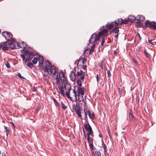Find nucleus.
I'll return each mask as SVG.
<instances>
[{
  "label": "nucleus",
  "mask_w": 156,
  "mask_h": 156,
  "mask_svg": "<svg viewBox=\"0 0 156 156\" xmlns=\"http://www.w3.org/2000/svg\"><path fill=\"white\" fill-rule=\"evenodd\" d=\"M96 78L98 84L99 82L101 83L102 82V80L101 79L99 78L98 74L96 75Z\"/></svg>",
  "instance_id": "obj_29"
},
{
  "label": "nucleus",
  "mask_w": 156,
  "mask_h": 156,
  "mask_svg": "<svg viewBox=\"0 0 156 156\" xmlns=\"http://www.w3.org/2000/svg\"><path fill=\"white\" fill-rule=\"evenodd\" d=\"M84 77H85V74H84L83 75H82L81 76H80L79 77H78V78H79V79L82 80H83L84 79Z\"/></svg>",
  "instance_id": "obj_38"
},
{
  "label": "nucleus",
  "mask_w": 156,
  "mask_h": 156,
  "mask_svg": "<svg viewBox=\"0 0 156 156\" xmlns=\"http://www.w3.org/2000/svg\"><path fill=\"white\" fill-rule=\"evenodd\" d=\"M38 62L39 65L38 66L39 68L44 69L45 66H43V62L44 61V59L42 56H39L38 57Z\"/></svg>",
  "instance_id": "obj_11"
},
{
  "label": "nucleus",
  "mask_w": 156,
  "mask_h": 156,
  "mask_svg": "<svg viewBox=\"0 0 156 156\" xmlns=\"http://www.w3.org/2000/svg\"><path fill=\"white\" fill-rule=\"evenodd\" d=\"M91 116V117H94L95 116V115L94 112H92V113Z\"/></svg>",
  "instance_id": "obj_51"
},
{
  "label": "nucleus",
  "mask_w": 156,
  "mask_h": 156,
  "mask_svg": "<svg viewBox=\"0 0 156 156\" xmlns=\"http://www.w3.org/2000/svg\"><path fill=\"white\" fill-rule=\"evenodd\" d=\"M129 20L127 19H124V20H123V23L122 24H127Z\"/></svg>",
  "instance_id": "obj_40"
},
{
  "label": "nucleus",
  "mask_w": 156,
  "mask_h": 156,
  "mask_svg": "<svg viewBox=\"0 0 156 156\" xmlns=\"http://www.w3.org/2000/svg\"><path fill=\"white\" fill-rule=\"evenodd\" d=\"M76 71V68H74L73 71H71L70 74L69 76L71 80L73 81H74L76 79V75L75 72Z\"/></svg>",
  "instance_id": "obj_12"
},
{
  "label": "nucleus",
  "mask_w": 156,
  "mask_h": 156,
  "mask_svg": "<svg viewBox=\"0 0 156 156\" xmlns=\"http://www.w3.org/2000/svg\"><path fill=\"white\" fill-rule=\"evenodd\" d=\"M17 75L20 78L22 79H25V78L21 76V74L20 73H17Z\"/></svg>",
  "instance_id": "obj_39"
},
{
  "label": "nucleus",
  "mask_w": 156,
  "mask_h": 156,
  "mask_svg": "<svg viewBox=\"0 0 156 156\" xmlns=\"http://www.w3.org/2000/svg\"><path fill=\"white\" fill-rule=\"evenodd\" d=\"M77 74L78 77H79L82 75L85 74V73H83V71L81 70L80 71H78L77 72Z\"/></svg>",
  "instance_id": "obj_31"
},
{
  "label": "nucleus",
  "mask_w": 156,
  "mask_h": 156,
  "mask_svg": "<svg viewBox=\"0 0 156 156\" xmlns=\"http://www.w3.org/2000/svg\"><path fill=\"white\" fill-rule=\"evenodd\" d=\"M99 38L97 36L96 34H93L91 36L90 39H89V43L91 44H94V43L97 41L99 40Z\"/></svg>",
  "instance_id": "obj_8"
},
{
  "label": "nucleus",
  "mask_w": 156,
  "mask_h": 156,
  "mask_svg": "<svg viewBox=\"0 0 156 156\" xmlns=\"http://www.w3.org/2000/svg\"><path fill=\"white\" fill-rule=\"evenodd\" d=\"M84 126L85 129L87 132V138H90V135L92 136L93 134V132L91 126L88 122L87 123L85 124H84Z\"/></svg>",
  "instance_id": "obj_6"
},
{
  "label": "nucleus",
  "mask_w": 156,
  "mask_h": 156,
  "mask_svg": "<svg viewBox=\"0 0 156 156\" xmlns=\"http://www.w3.org/2000/svg\"><path fill=\"white\" fill-rule=\"evenodd\" d=\"M104 27V26H102L101 28L100 29H99V30H101L102 29H103Z\"/></svg>",
  "instance_id": "obj_61"
},
{
  "label": "nucleus",
  "mask_w": 156,
  "mask_h": 156,
  "mask_svg": "<svg viewBox=\"0 0 156 156\" xmlns=\"http://www.w3.org/2000/svg\"><path fill=\"white\" fill-rule=\"evenodd\" d=\"M119 90L120 93L122 92V88H119Z\"/></svg>",
  "instance_id": "obj_56"
},
{
  "label": "nucleus",
  "mask_w": 156,
  "mask_h": 156,
  "mask_svg": "<svg viewBox=\"0 0 156 156\" xmlns=\"http://www.w3.org/2000/svg\"><path fill=\"white\" fill-rule=\"evenodd\" d=\"M107 132H108V134H109V136H110V135L109 130V129H108V130H107Z\"/></svg>",
  "instance_id": "obj_62"
},
{
  "label": "nucleus",
  "mask_w": 156,
  "mask_h": 156,
  "mask_svg": "<svg viewBox=\"0 0 156 156\" xmlns=\"http://www.w3.org/2000/svg\"><path fill=\"white\" fill-rule=\"evenodd\" d=\"M145 27H149L152 30L156 29V22L154 21L150 22L149 21H147L145 24Z\"/></svg>",
  "instance_id": "obj_7"
},
{
  "label": "nucleus",
  "mask_w": 156,
  "mask_h": 156,
  "mask_svg": "<svg viewBox=\"0 0 156 156\" xmlns=\"http://www.w3.org/2000/svg\"><path fill=\"white\" fill-rule=\"evenodd\" d=\"M128 19L130 22L133 23L135 20H137V18L135 16L131 15L128 16Z\"/></svg>",
  "instance_id": "obj_19"
},
{
  "label": "nucleus",
  "mask_w": 156,
  "mask_h": 156,
  "mask_svg": "<svg viewBox=\"0 0 156 156\" xmlns=\"http://www.w3.org/2000/svg\"><path fill=\"white\" fill-rule=\"evenodd\" d=\"M101 154L100 152L99 151H96L94 154V156H101Z\"/></svg>",
  "instance_id": "obj_32"
},
{
  "label": "nucleus",
  "mask_w": 156,
  "mask_h": 156,
  "mask_svg": "<svg viewBox=\"0 0 156 156\" xmlns=\"http://www.w3.org/2000/svg\"><path fill=\"white\" fill-rule=\"evenodd\" d=\"M144 53L145 54V55L146 56L147 58L149 57V54L148 53H147V52H146L145 50H144Z\"/></svg>",
  "instance_id": "obj_41"
},
{
  "label": "nucleus",
  "mask_w": 156,
  "mask_h": 156,
  "mask_svg": "<svg viewBox=\"0 0 156 156\" xmlns=\"http://www.w3.org/2000/svg\"><path fill=\"white\" fill-rule=\"evenodd\" d=\"M57 83V85L58 86V87L61 94L63 96H65L63 85V84L68 82L67 78L65 76L64 74L63 71H60L59 73V76L58 73L56 75V77L55 78Z\"/></svg>",
  "instance_id": "obj_1"
},
{
  "label": "nucleus",
  "mask_w": 156,
  "mask_h": 156,
  "mask_svg": "<svg viewBox=\"0 0 156 156\" xmlns=\"http://www.w3.org/2000/svg\"><path fill=\"white\" fill-rule=\"evenodd\" d=\"M5 65L8 68H10V65L8 62H7L5 64Z\"/></svg>",
  "instance_id": "obj_42"
},
{
  "label": "nucleus",
  "mask_w": 156,
  "mask_h": 156,
  "mask_svg": "<svg viewBox=\"0 0 156 156\" xmlns=\"http://www.w3.org/2000/svg\"><path fill=\"white\" fill-rule=\"evenodd\" d=\"M102 147H104V152H106L107 151L106 145L104 143L103 141H102Z\"/></svg>",
  "instance_id": "obj_27"
},
{
  "label": "nucleus",
  "mask_w": 156,
  "mask_h": 156,
  "mask_svg": "<svg viewBox=\"0 0 156 156\" xmlns=\"http://www.w3.org/2000/svg\"><path fill=\"white\" fill-rule=\"evenodd\" d=\"M27 65L30 68H31L33 66V64L31 62H28Z\"/></svg>",
  "instance_id": "obj_35"
},
{
  "label": "nucleus",
  "mask_w": 156,
  "mask_h": 156,
  "mask_svg": "<svg viewBox=\"0 0 156 156\" xmlns=\"http://www.w3.org/2000/svg\"><path fill=\"white\" fill-rule=\"evenodd\" d=\"M113 27H112V28H113ZM113 27L114 28L110 32V34H112V33H114L115 34L118 33L119 31V30L118 28L116 27Z\"/></svg>",
  "instance_id": "obj_20"
},
{
  "label": "nucleus",
  "mask_w": 156,
  "mask_h": 156,
  "mask_svg": "<svg viewBox=\"0 0 156 156\" xmlns=\"http://www.w3.org/2000/svg\"><path fill=\"white\" fill-rule=\"evenodd\" d=\"M86 58H83V63L84 62H86Z\"/></svg>",
  "instance_id": "obj_54"
},
{
  "label": "nucleus",
  "mask_w": 156,
  "mask_h": 156,
  "mask_svg": "<svg viewBox=\"0 0 156 156\" xmlns=\"http://www.w3.org/2000/svg\"><path fill=\"white\" fill-rule=\"evenodd\" d=\"M118 34H117L116 35H115L114 36L116 38H117L118 37Z\"/></svg>",
  "instance_id": "obj_55"
},
{
  "label": "nucleus",
  "mask_w": 156,
  "mask_h": 156,
  "mask_svg": "<svg viewBox=\"0 0 156 156\" xmlns=\"http://www.w3.org/2000/svg\"><path fill=\"white\" fill-rule=\"evenodd\" d=\"M148 42L149 44H150L152 45H153V43L151 42V40H149V39H148Z\"/></svg>",
  "instance_id": "obj_52"
},
{
  "label": "nucleus",
  "mask_w": 156,
  "mask_h": 156,
  "mask_svg": "<svg viewBox=\"0 0 156 156\" xmlns=\"http://www.w3.org/2000/svg\"><path fill=\"white\" fill-rule=\"evenodd\" d=\"M17 45L18 47L21 48H23V49H24L26 48L27 47V44H25V45H23V47H22V44H21L19 43H17Z\"/></svg>",
  "instance_id": "obj_24"
},
{
  "label": "nucleus",
  "mask_w": 156,
  "mask_h": 156,
  "mask_svg": "<svg viewBox=\"0 0 156 156\" xmlns=\"http://www.w3.org/2000/svg\"><path fill=\"white\" fill-rule=\"evenodd\" d=\"M79 101L81 102V104H83V106L84 107H87V105L85 101H84L83 97V95H78Z\"/></svg>",
  "instance_id": "obj_13"
},
{
  "label": "nucleus",
  "mask_w": 156,
  "mask_h": 156,
  "mask_svg": "<svg viewBox=\"0 0 156 156\" xmlns=\"http://www.w3.org/2000/svg\"><path fill=\"white\" fill-rule=\"evenodd\" d=\"M83 133H84V137H86V136L85 135V131L84 129H83Z\"/></svg>",
  "instance_id": "obj_59"
},
{
  "label": "nucleus",
  "mask_w": 156,
  "mask_h": 156,
  "mask_svg": "<svg viewBox=\"0 0 156 156\" xmlns=\"http://www.w3.org/2000/svg\"><path fill=\"white\" fill-rule=\"evenodd\" d=\"M64 103L65 102L63 101L61 102L62 107L63 110H65L67 108V106L65 105Z\"/></svg>",
  "instance_id": "obj_26"
},
{
  "label": "nucleus",
  "mask_w": 156,
  "mask_h": 156,
  "mask_svg": "<svg viewBox=\"0 0 156 156\" xmlns=\"http://www.w3.org/2000/svg\"><path fill=\"white\" fill-rule=\"evenodd\" d=\"M84 112L85 117H84V119L85 120H87V110L86 107H84Z\"/></svg>",
  "instance_id": "obj_21"
},
{
  "label": "nucleus",
  "mask_w": 156,
  "mask_h": 156,
  "mask_svg": "<svg viewBox=\"0 0 156 156\" xmlns=\"http://www.w3.org/2000/svg\"><path fill=\"white\" fill-rule=\"evenodd\" d=\"M87 114H88V115L90 119H91L92 118H91V113L88 110H87Z\"/></svg>",
  "instance_id": "obj_45"
},
{
  "label": "nucleus",
  "mask_w": 156,
  "mask_h": 156,
  "mask_svg": "<svg viewBox=\"0 0 156 156\" xmlns=\"http://www.w3.org/2000/svg\"><path fill=\"white\" fill-rule=\"evenodd\" d=\"M11 40L13 41V42L12 44H9V48H10L12 49H13L16 48V45L14 44L15 43V40L13 38H12V40Z\"/></svg>",
  "instance_id": "obj_18"
},
{
  "label": "nucleus",
  "mask_w": 156,
  "mask_h": 156,
  "mask_svg": "<svg viewBox=\"0 0 156 156\" xmlns=\"http://www.w3.org/2000/svg\"><path fill=\"white\" fill-rule=\"evenodd\" d=\"M13 41L9 40L6 42H2L0 43V49L2 48L3 51L8 50L9 49V45L8 44H12Z\"/></svg>",
  "instance_id": "obj_4"
},
{
  "label": "nucleus",
  "mask_w": 156,
  "mask_h": 156,
  "mask_svg": "<svg viewBox=\"0 0 156 156\" xmlns=\"http://www.w3.org/2000/svg\"><path fill=\"white\" fill-rule=\"evenodd\" d=\"M94 154L95 153H94V151H92V155H94Z\"/></svg>",
  "instance_id": "obj_63"
},
{
  "label": "nucleus",
  "mask_w": 156,
  "mask_h": 156,
  "mask_svg": "<svg viewBox=\"0 0 156 156\" xmlns=\"http://www.w3.org/2000/svg\"><path fill=\"white\" fill-rule=\"evenodd\" d=\"M84 88L83 87H78L77 89L78 95H83L84 94Z\"/></svg>",
  "instance_id": "obj_15"
},
{
  "label": "nucleus",
  "mask_w": 156,
  "mask_h": 156,
  "mask_svg": "<svg viewBox=\"0 0 156 156\" xmlns=\"http://www.w3.org/2000/svg\"><path fill=\"white\" fill-rule=\"evenodd\" d=\"M95 47V45L94 44H93V45L91 46L90 49L89 48H88L86 49L83 52L84 56H87V55L86 54V53L87 51L88 50V49H89V53L87 52V54L88 55H90L92 54V53L94 51Z\"/></svg>",
  "instance_id": "obj_10"
},
{
  "label": "nucleus",
  "mask_w": 156,
  "mask_h": 156,
  "mask_svg": "<svg viewBox=\"0 0 156 156\" xmlns=\"http://www.w3.org/2000/svg\"><path fill=\"white\" fill-rule=\"evenodd\" d=\"M77 84L79 86H80V87L82 86V83H81V81L80 79H79L77 81Z\"/></svg>",
  "instance_id": "obj_36"
},
{
  "label": "nucleus",
  "mask_w": 156,
  "mask_h": 156,
  "mask_svg": "<svg viewBox=\"0 0 156 156\" xmlns=\"http://www.w3.org/2000/svg\"><path fill=\"white\" fill-rule=\"evenodd\" d=\"M107 73H108V77H110L111 76V74L110 73V71L109 70H107Z\"/></svg>",
  "instance_id": "obj_47"
},
{
  "label": "nucleus",
  "mask_w": 156,
  "mask_h": 156,
  "mask_svg": "<svg viewBox=\"0 0 156 156\" xmlns=\"http://www.w3.org/2000/svg\"><path fill=\"white\" fill-rule=\"evenodd\" d=\"M4 127L5 129L6 130L5 131V132H9V130L8 129V127L6 126H4Z\"/></svg>",
  "instance_id": "obj_50"
},
{
  "label": "nucleus",
  "mask_w": 156,
  "mask_h": 156,
  "mask_svg": "<svg viewBox=\"0 0 156 156\" xmlns=\"http://www.w3.org/2000/svg\"><path fill=\"white\" fill-rule=\"evenodd\" d=\"M25 44H26V43L24 42H22V47H23V45H25Z\"/></svg>",
  "instance_id": "obj_57"
},
{
  "label": "nucleus",
  "mask_w": 156,
  "mask_h": 156,
  "mask_svg": "<svg viewBox=\"0 0 156 156\" xmlns=\"http://www.w3.org/2000/svg\"><path fill=\"white\" fill-rule=\"evenodd\" d=\"M133 62L135 63H137V61L133 59Z\"/></svg>",
  "instance_id": "obj_58"
},
{
  "label": "nucleus",
  "mask_w": 156,
  "mask_h": 156,
  "mask_svg": "<svg viewBox=\"0 0 156 156\" xmlns=\"http://www.w3.org/2000/svg\"><path fill=\"white\" fill-rule=\"evenodd\" d=\"M129 117L131 120H135L136 119L135 117L133 115L132 113L131 112V111L130 112L129 115Z\"/></svg>",
  "instance_id": "obj_22"
},
{
  "label": "nucleus",
  "mask_w": 156,
  "mask_h": 156,
  "mask_svg": "<svg viewBox=\"0 0 156 156\" xmlns=\"http://www.w3.org/2000/svg\"><path fill=\"white\" fill-rule=\"evenodd\" d=\"M45 72H47L50 74L53 75H55L57 72L55 66L54 65H51V64L48 60L46 62V65L44 69Z\"/></svg>",
  "instance_id": "obj_2"
},
{
  "label": "nucleus",
  "mask_w": 156,
  "mask_h": 156,
  "mask_svg": "<svg viewBox=\"0 0 156 156\" xmlns=\"http://www.w3.org/2000/svg\"><path fill=\"white\" fill-rule=\"evenodd\" d=\"M37 59L36 58H34L32 60V62L33 64H35L37 63Z\"/></svg>",
  "instance_id": "obj_33"
},
{
  "label": "nucleus",
  "mask_w": 156,
  "mask_h": 156,
  "mask_svg": "<svg viewBox=\"0 0 156 156\" xmlns=\"http://www.w3.org/2000/svg\"><path fill=\"white\" fill-rule=\"evenodd\" d=\"M99 136L100 137H101V136L100 135H99Z\"/></svg>",
  "instance_id": "obj_64"
},
{
  "label": "nucleus",
  "mask_w": 156,
  "mask_h": 156,
  "mask_svg": "<svg viewBox=\"0 0 156 156\" xmlns=\"http://www.w3.org/2000/svg\"><path fill=\"white\" fill-rule=\"evenodd\" d=\"M88 142L89 143V146H90V149L91 151L93 150V139L92 138H87Z\"/></svg>",
  "instance_id": "obj_14"
},
{
  "label": "nucleus",
  "mask_w": 156,
  "mask_h": 156,
  "mask_svg": "<svg viewBox=\"0 0 156 156\" xmlns=\"http://www.w3.org/2000/svg\"><path fill=\"white\" fill-rule=\"evenodd\" d=\"M20 56H21V58H22L23 60V61H24L25 58V57L24 55H23V54H21Z\"/></svg>",
  "instance_id": "obj_44"
},
{
  "label": "nucleus",
  "mask_w": 156,
  "mask_h": 156,
  "mask_svg": "<svg viewBox=\"0 0 156 156\" xmlns=\"http://www.w3.org/2000/svg\"><path fill=\"white\" fill-rule=\"evenodd\" d=\"M64 85V88L66 90H68L69 91L70 90H71V86L70 84L68 83V82Z\"/></svg>",
  "instance_id": "obj_17"
},
{
  "label": "nucleus",
  "mask_w": 156,
  "mask_h": 156,
  "mask_svg": "<svg viewBox=\"0 0 156 156\" xmlns=\"http://www.w3.org/2000/svg\"><path fill=\"white\" fill-rule=\"evenodd\" d=\"M102 32L103 34H106L108 32V31L107 30L104 29Z\"/></svg>",
  "instance_id": "obj_49"
},
{
  "label": "nucleus",
  "mask_w": 156,
  "mask_h": 156,
  "mask_svg": "<svg viewBox=\"0 0 156 156\" xmlns=\"http://www.w3.org/2000/svg\"><path fill=\"white\" fill-rule=\"evenodd\" d=\"M69 91H66V94L68 98H70L71 99V97L69 95Z\"/></svg>",
  "instance_id": "obj_37"
},
{
  "label": "nucleus",
  "mask_w": 156,
  "mask_h": 156,
  "mask_svg": "<svg viewBox=\"0 0 156 156\" xmlns=\"http://www.w3.org/2000/svg\"><path fill=\"white\" fill-rule=\"evenodd\" d=\"M30 58H26L25 60V63H27V62L28 61H30Z\"/></svg>",
  "instance_id": "obj_48"
},
{
  "label": "nucleus",
  "mask_w": 156,
  "mask_h": 156,
  "mask_svg": "<svg viewBox=\"0 0 156 156\" xmlns=\"http://www.w3.org/2000/svg\"><path fill=\"white\" fill-rule=\"evenodd\" d=\"M52 99H53V101L54 102V103H56L55 105L56 106L57 105H58V102L54 98H53Z\"/></svg>",
  "instance_id": "obj_43"
},
{
  "label": "nucleus",
  "mask_w": 156,
  "mask_h": 156,
  "mask_svg": "<svg viewBox=\"0 0 156 156\" xmlns=\"http://www.w3.org/2000/svg\"><path fill=\"white\" fill-rule=\"evenodd\" d=\"M72 109L77 114L78 117L81 118V112L80 107L79 103L76 102V104L73 103L72 105Z\"/></svg>",
  "instance_id": "obj_3"
},
{
  "label": "nucleus",
  "mask_w": 156,
  "mask_h": 156,
  "mask_svg": "<svg viewBox=\"0 0 156 156\" xmlns=\"http://www.w3.org/2000/svg\"><path fill=\"white\" fill-rule=\"evenodd\" d=\"M137 20H141V21H143L144 20L145 18L143 16H139L138 15L136 17Z\"/></svg>",
  "instance_id": "obj_23"
},
{
  "label": "nucleus",
  "mask_w": 156,
  "mask_h": 156,
  "mask_svg": "<svg viewBox=\"0 0 156 156\" xmlns=\"http://www.w3.org/2000/svg\"><path fill=\"white\" fill-rule=\"evenodd\" d=\"M136 25L138 27H141L143 26V24L140 22L138 21L136 23Z\"/></svg>",
  "instance_id": "obj_30"
},
{
  "label": "nucleus",
  "mask_w": 156,
  "mask_h": 156,
  "mask_svg": "<svg viewBox=\"0 0 156 156\" xmlns=\"http://www.w3.org/2000/svg\"><path fill=\"white\" fill-rule=\"evenodd\" d=\"M73 97H71V100L72 101L75 102L77 100V94L74 90H73Z\"/></svg>",
  "instance_id": "obj_16"
},
{
  "label": "nucleus",
  "mask_w": 156,
  "mask_h": 156,
  "mask_svg": "<svg viewBox=\"0 0 156 156\" xmlns=\"http://www.w3.org/2000/svg\"><path fill=\"white\" fill-rule=\"evenodd\" d=\"M34 56V53L32 52H31L30 54H29V58H30V60H31V59Z\"/></svg>",
  "instance_id": "obj_28"
},
{
  "label": "nucleus",
  "mask_w": 156,
  "mask_h": 156,
  "mask_svg": "<svg viewBox=\"0 0 156 156\" xmlns=\"http://www.w3.org/2000/svg\"><path fill=\"white\" fill-rule=\"evenodd\" d=\"M79 61L78 60H77L75 61V64H76L77 63V65H78L79 64Z\"/></svg>",
  "instance_id": "obj_53"
},
{
  "label": "nucleus",
  "mask_w": 156,
  "mask_h": 156,
  "mask_svg": "<svg viewBox=\"0 0 156 156\" xmlns=\"http://www.w3.org/2000/svg\"><path fill=\"white\" fill-rule=\"evenodd\" d=\"M30 52L28 50H26L24 52V54L26 56H27L28 55H29V54H30Z\"/></svg>",
  "instance_id": "obj_34"
},
{
  "label": "nucleus",
  "mask_w": 156,
  "mask_h": 156,
  "mask_svg": "<svg viewBox=\"0 0 156 156\" xmlns=\"http://www.w3.org/2000/svg\"><path fill=\"white\" fill-rule=\"evenodd\" d=\"M7 137L8 136L9 134V132H5Z\"/></svg>",
  "instance_id": "obj_60"
},
{
  "label": "nucleus",
  "mask_w": 156,
  "mask_h": 156,
  "mask_svg": "<svg viewBox=\"0 0 156 156\" xmlns=\"http://www.w3.org/2000/svg\"><path fill=\"white\" fill-rule=\"evenodd\" d=\"M103 32L102 31H100L98 33V37H101V36H102L103 35Z\"/></svg>",
  "instance_id": "obj_46"
},
{
  "label": "nucleus",
  "mask_w": 156,
  "mask_h": 156,
  "mask_svg": "<svg viewBox=\"0 0 156 156\" xmlns=\"http://www.w3.org/2000/svg\"><path fill=\"white\" fill-rule=\"evenodd\" d=\"M105 40H106V37L105 36H103L101 43V45L102 46H104L106 45V44H104Z\"/></svg>",
  "instance_id": "obj_25"
},
{
  "label": "nucleus",
  "mask_w": 156,
  "mask_h": 156,
  "mask_svg": "<svg viewBox=\"0 0 156 156\" xmlns=\"http://www.w3.org/2000/svg\"><path fill=\"white\" fill-rule=\"evenodd\" d=\"M123 23V19L122 18L119 19L117 20V22L115 21V22H113L107 25L106 27H108L109 30L111 29L112 27H117L118 24H121Z\"/></svg>",
  "instance_id": "obj_5"
},
{
  "label": "nucleus",
  "mask_w": 156,
  "mask_h": 156,
  "mask_svg": "<svg viewBox=\"0 0 156 156\" xmlns=\"http://www.w3.org/2000/svg\"><path fill=\"white\" fill-rule=\"evenodd\" d=\"M2 35L4 37L5 39L8 41L9 40H11L12 38V37H11V35L12 36L10 32L7 31H3L2 33Z\"/></svg>",
  "instance_id": "obj_9"
}]
</instances>
